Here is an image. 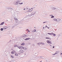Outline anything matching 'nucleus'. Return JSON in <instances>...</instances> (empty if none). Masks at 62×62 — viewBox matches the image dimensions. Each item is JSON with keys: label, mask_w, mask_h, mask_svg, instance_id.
<instances>
[{"label": "nucleus", "mask_w": 62, "mask_h": 62, "mask_svg": "<svg viewBox=\"0 0 62 62\" xmlns=\"http://www.w3.org/2000/svg\"><path fill=\"white\" fill-rule=\"evenodd\" d=\"M36 14V12L33 11L31 14L30 15L28 16H27L26 17V18H32L34 16V15Z\"/></svg>", "instance_id": "1"}, {"label": "nucleus", "mask_w": 62, "mask_h": 62, "mask_svg": "<svg viewBox=\"0 0 62 62\" xmlns=\"http://www.w3.org/2000/svg\"><path fill=\"white\" fill-rule=\"evenodd\" d=\"M20 1H16L15 3V5H18L19 4Z\"/></svg>", "instance_id": "2"}, {"label": "nucleus", "mask_w": 62, "mask_h": 62, "mask_svg": "<svg viewBox=\"0 0 62 62\" xmlns=\"http://www.w3.org/2000/svg\"><path fill=\"white\" fill-rule=\"evenodd\" d=\"M12 8H9L8 10V12H10V11H11V10H12Z\"/></svg>", "instance_id": "3"}, {"label": "nucleus", "mask_w": 62, "mask_h": 62, "mask_svg": "<svg viewBox=\"0 0 62 62\" xmlns=\"http://www.w3.org/2000/svg\"><path fill=\"white\" fill-rule=\"evenodd\" d=\"M33 10V9L32 8H31V9H29V10L27 11V12H31V11H32Z\"/></svg>", "instance_id": "4"}, {"label": "nucleus", "mask_w": 62, "mask_h": 62, "mask_svg": "<svg viewBox=\"0 0 62 62\" xmlns=\"http://www.w3.org/2000/svg\"><path fill=\"white\" fill-rule=\"evenodd\" d=\"M49 41H50L49 40H47V43H48L52 44V42H50Z\"/></svg>", "instance_id": "5"}, {"label": "nucleus", "mask_w": 62, "mask_h": 62, "mask_svg": "<svg viewBox=\"0 0 62 62\" xmlns=\"http://www.w3.org/2000/svg\"><path fill=\"white\" fill-rule=\"evenodd\" d=\"M19 52L20 53H23V51L22 50H20Z\"/></svg>", "instance_id": "6"}, {"label": "nucleus", "mask_w": 62, "mask_h": 62, "mask_svg": "<svg viewBox=\"0 0 62 62\" xmlns=\"http://www.w3.org/2000/svg\"><path fill=\"white\" fill-rule=\"evenodd\" d=\"M61 21V19H56V21L57 22H59V21Z\"/></svg>", "instance_id": "7"}, {"label": "nucleus", "mask_w": 62, "mask_h": 62, "mask_svg": "<svg viewBox=\"0 0 62 62\" xmlns=\"http://www.w3.org/2000/svg\"><path fill=\"white\" fill-rule=\"evenodd\" d=\"M58 53V52H55V53L54 54H53L52 55H55V54H57Z\"/></svg>", "instance_id": "8"}, {"label": "nucleus", "mask_w": 62, "mask_h": 62, "mask_svg": "<svg viewBox=\"0 0 62 62\" xmlns=\"http://www.w3.org/2000/svg\"><path fill=\"white\" fill-rule=\"evenodd\" d=\"M23 36V37L24 38H26V37H27V35H24Z\"/></svg>", "instance_id": "9"}, {"label": "nucleus", "mask_w": 62, "mask_h": 62, "mask_svg": "<svg viewBox=\"0 0 62 62\" xmlns=\"http://www.w3.org/2000/svg\"><path fill=\"white\" fill-rule=\"evenodd\" d=\"M14 20L15 21H16H16L18 20V19L16 17H14Z\"/></svg>", "instance_id": "10"}, {"label": "nucleus", "mask_w": 62, "mask_h": 62, "mask_svg": "<svg viewBox=\"0 0 62 62\" xmlns=\"http://www.w3.org/2000/svg\"><path fill=\"white\" fill-rule=\"evenodd\" d=\"M50 8H52V9H53V8L54 7V5H51L50 6Z\"/></svg>", "instance_id": "11"}, {"label": "nucleus", "mask_w": 62, "mask_h": 62, "mask_svg": "<svg viewBox=\"0 0 62 62\" xmlns=\"http://www.w3.org/2000/svg\"><path fill=\"white\" fill-rule=\"evenodd\" d=\"M30 39V38H28L24 39V40H29V39Z\"/></svg>", "instance_id": "12"}, {"label": "nucleus", "mask_w": 62, "mask_h": 62, "mask_svg": "<svg viewBox=\"0 0 62 62\" xmlns=\"http://www.w3.org/2000/svg\"><path fill=\"white\" fill-rule=\"evenodd\" d=\"M4 23H5V22H2L0 24V25H3V24H4Z\"/></svg>", "instance_id": "13"}, {"label": "nucleus", "mask_w": 62, "mask_h": 62, "mask_svg": "<svg viewBox=\"0 0 62 62\" xmlns=\"http://www.w3.org/2000/svg\"><path fill=\"white\" fill-rule=\"evenodd\" d=\"M20 47L21 48V49H23V48H24V47L22 46H21Z\"/></svg>", "instance_id": "14"}, {"label": "nucleus", "mask_w": 62, "mask_h": 62, "mask_svg": "<svg viewBox=\"0 0 62 62\" xmlns=\"http://www.w3.org/2000/svg\"><path fill=\"white\" fill-rule=\"evenodd\" d=\"M52 35L54 36V37H55V36H56V34H54V33H52Z\"/></svg>", "instance_id": "15"}, {"label": "nucleus", "mask_w": 62, "mask_h": 62, "mask_svg": "<svg viewBox=\"0 0 62 62\" xmlns=\"http://www.w3.org/2000/svg\"><path fill=\"white\" fill-rule=\"evenodd\" d=\"M45 39H51V38H48V37H46L45 38Z\"/></svg>", "instance_id": "16"}, {"label": "nucleus", "mask_w": 62, "mask_h": 62, "mask_svg": "<svg viewBox=\"0 0 62 62\" xmlns=\"http://www.w3.org/2000/svg\"><path fill=\"white\" fill-rule=\"evenodd\" d=\"M52 9H53L54 10H55V9H56V8L54 7H53V8Z\"/></svg>", "instance_id": "17"}, {"label": "nucleus", "mask_w": 62, "mask_h": 62, "mask_svg": "<svg viewBox=\"0 0 62 62\" xmlns=\"http://www.w3.org/2000/svg\"><path fill=\"white\" fill-rule=\"evenodd\" d=\"M23 49H24L25 50H27V48L26 47H24Z\"/></svg>", "instance_id": "18"}, {"label": "nucleus", "mask_w": 62, "mask_h": 62, "mask_svg": "<svg viewBox=\"0 0 62 62\" xmlns=\"http://www.w3.org/2000/svg\"><path fill=\"white\" fill-rule=\"evenodd\" d=\"M56 19H56V18H54L53 19V20L54 21H56Z\"/></svg>", "instance_id": "19"}, {"label": "nucleus", "mask_w": 62, "mask_h": 62, "mask_svg": "<svg viewBox=\"0 0 62 62\" xmlns=\"http://www.w3.org/2000/svg\"><path fill=\"white\" fill-rule=\"evenodd\" d=\"M17 46H18L17 45H14V47H17Z\"/></svg>", "instance_id": "20"}, {"label": "nucleus", "mask_w": 62, "mask_h": 62, "mask_svg": "<svg viewBox=\"0 0 62 62\" xmlns=\"http://www.w3.org/2000/svg\"><path fill=\"white\" fill-rule=\"evenodd\" d=\"M37 44L38 45H39H39H40V44H41V43H38Z\"/></svg>", "instance_id": "21"}, {"label": "nucleus", "mask_w": 62, "mask_h": 62, "mask_svg": "<svg viewBox=\"0 0 62 62\" xmlns=\"http://www.w3.org/2000/svg\"><path fill=\"white\" fill-rule=\"evenodd\" d=\"M24 44H25L24 43H23L22 44H21V45H24Z\"/></svg>", "instance_id": "22"}, {"label": "nucleus", "mask_w": 62, "mask_h": 62, "mask_svg": "<svg viewBox=\"0 0 62 62\" xmlns=\"http://www.w3.org/2000/svg\"><path fill=\"white\" fill-rule=\"evenodd\" d=\"M60 12H61V13H62V9L60 10Z\"/></svg>", "instance_id": "23"}, {"label": "nucleus", "mask_w": 62, "mask_h": 62, "mask_svg": "<svg viewBox=\"0 0 62 62\" xmlns=\"http://www.w3.org/2000/svg\"><path fill=\"white\" fill-rule=\"evenodd\" d=\"M15 54L16 55V56H18V54L17 53H15Z\"/></svg>", "instance_id": "24"}, {"label": "nucleus", "mask_w": 62, "mask_h": 62, "mask_svg": "<svg viewBox=\"0 0 62 62\" xmlns=\"http://www.w3.org/2000/svg\"><path fill=\"white\" fill-rule=\"evenodd\" d=\"M48 34H49V35H52V33H48Z\"/></svg>", "instance_id": "25"}, {"label": "nucleus", "mask_w": 62, "mask_h": 62, "mask_svg": "<svg viewBox=\"0 0 62 62\" xmlns=\"http://www.w3.org/2000/svg\"><path fill=\"white\" fill-rule=\"evenodd\" d=\"M36 13L37 14H39V12L38 11H36Z\"/></svg>", "instance_id": "26"}, {"label": "nucleus", "mask_w": 62, "mask_h": 62, "mask_svg": "<svg viewBox=\"0 0 62 62\" xmlns=\"http://www.w3.org/2000/svg\"><path fill=\"white\" fill-rule=\"evenodd\" d=\"M20 2H19V5H22L23 4V3H20Z\"/></svg>", "instance_id": "27"}, {"label": "nucleus", "mask_w": 62, "mask_h": 62, "mask_svg": "<svg viewBox=\"0 0 62 62\" xmlns=\"http://www.w3.org/2000/svg\"><path fill=\"white\" fill-rule=\"evenodd\" d=\"M0 30L1 31H3V28H1L0 29Z\"/></svg>", "instance_id": "28"}, {"label": "nucleus", "mask_w": 62, "mask_h": 62, "mask_svg": "<svg viewBox=\"0 0 62 62\" xmlns=\"http://www.w3.org/2000/svg\"><path fill=\"white\" fill-rule=\"evenodd\" d=\"M33 32H36V30H35L33 31Z\"/></svg>", "instance_id": "29"}, {"label": "nucleus", "mask_w": 62, "mask_h": 62, "mask_svg": "<svg viewBox=\"0 0 62 62\" xmlns=\"http://www.w3.org/2000/svg\"><path fill=\"white\" fill-rule=\"evenodd\" d=\"M26 10H28V9L29 8H28V7H27L26 8Z\"/></svg>", "instance_id": "30"}, {"label": "nucleus", "mask_w": 62, "mask_h": 62, "mask_svg": "<svg viewBox=\"0 0 62 62\" xmlns=\"http://www.w3.org/2000/svg\"><path fill=\"white\" fill-rule=\"evenodd\" d=\"M17 47L18 48H19V49H21V46H18Z\"/></svg>", "instance_id": "31"}, {"label": "nucleus", "mask_w": 62, "mask_h": 62, "mask_svg": "<svg viewBox=\"0 0 62 62\" xmlns=\"http://www.w3.org/2000/svg\"><path fill=\"white\" fill-rule=\"evenodd\" d=\"M54 16H52L51 17V18H54Z\"/></svg>", "instance_id": "32"}, {"label": "nucleus", "mask_w": 62, "mask_h": 62, "mask_svg": "<svg viewBox=\"0 0 62 62\" xmlns=\"http://www.w3.org/2000/svg\"><path fill=\"white\" fill-rule=\"evenodd\" d=\"M41 43L42 44H43V45H44L45 44V43H42L41 42Z\"/></svg>", "instance_id": "33"}, {"label": "nucleus", "mask_w": 62, "mask_h": 62, "mask_svg": "<svg viewBox=\"0 0 62 62\" xmlns=\"http://www.w3.org/2000/svg\"><path fill=\"white\" fill-rule=\"evenodd\" d=\"M11 57H12L13 58H14V57L13 56V55H11Z\"/></svg>", "instance_id": "34"}, {"label": "nucleus", "mask_w": 62, "mask_h": 62, "mask_svg": "<svg viewBox=\"0 0 62 62\" xmlns=\"http://www.w3.org/2000/svg\"><path fill=\"white\" fill-rule=\"evenodd\" d=\"M13 17H15V15H13Z\"/></svg>", "instance_id": "35"}, {"label": "nucleus", "mask_w": 62, "mask_h": 62, "mask_svg": "<svg viewBox=\"0 0 62 62\" xmlns=\"http://www.w3.org/2000/svg\"><path fill=\"white\" fill-rule=\"evenodd\" d=\"M27 36H28V37H30V35H28Z\"/></svg>", "instance_id": "36"}, {"label": "nucleus", "mask_w": 62, "mask_h": 62, "mask_svg": "<svg viewBox=\"0 0 62 62\" xmlns=\"http://www.w3.org/2000/svg\"><path fill=\"white\" fill-rule=\"evenodd\" d=\"M9 8H8V7H7V8H7V9H9Z\"/></svg>", "instance_id": "37"}, {"label": "nucleus", "mask_w": 62, "mask_h": 62, "mask_svg": "<svg viewBox=\"0 0 62 62\" xmlns=\"http://www.w3.org/2000/svg\"><path fill=\"white\" fill-rule=\"evenodd\" d=\"M11 53L12 54H13V52H11Z\"/></svg>", "instance_id": "38"}, {"label": "nucleus", "mask_w": 62, "mask_h": 62, "mask_svg": "<svg viewBox=\"0 0 62 62\" xmlns=\"http://www.w3.org/2000/svg\"><path fill=\"white\" fill-rule=\"evenodd\" d=\"M47 27V25H46V26H45V28H46V27Z\"/></svg>", "instance_id": "39"}, {"label": "nucleus", "mask_w": 62, "mask_h": 62, "mask_svg": "<svg viewBox=\"0 0 62 62\" xmlns=\"http://www.w3.org/2000/svg\"><path fill=\"white\" fill-rule=\"evenodd\" d=\"M47 22H43V23H46Z\"/></svg>", "instance_id": "40"}, {"label": "nucleus", "mask_w": 62, "mask_h": 62, "mask_svg": "<svg viewBox=\"0 0 62 62\" xmlns=\"http://www.w3.org/2000/svg\"><path fill=\"white\" fill-rule=\"evenodd\" d=\"M11 41V40H10L9 42H10Z\"/></svg>", "instance_id": "41"}, {"label": "nucleus", "mask_w": 62, "mask_h": 62, "mask_svg": "<svg viewBox=\"0 0 62 62\" xmlns=\"http://www.w3.org/2000/svg\"><path fill=\"white\" fill-rule=\"evenodd\" d=\"M53 48H54V46H53Z\"/></svg>", "instance_id": "42"}, {"label": "nucleus", "mask_w": 62, "mask_h": 62, "mask_svg": "<svg viewBox=\"0 0 62 62\" xmlns=\"http://www.w3.org/2000/svg\"><path fill=\"white\" fill-rule=\"evenodd\" d=\"M44 28H45L44 27H43V29H44Z\"/></svg>", "instance_id": "43"}, {"label": "nucleus", "mask_w": 62, "mask_h": 62, "mask_svg": "<svg viewBox=\"0 0 62 62\" xmlns=\"http://www.w3.org/2000/svg\"><path fill=\"white\" fill-rule=\"evenodd\" d=\"M7 28H8V27H7L6 28H5V29H7Z\"/></svg>", "instance_id": "44"}, {"label": "nucleus", "mask_w": 62, "mask_h": 62, "mask_svg": "<svg viewBox=\"0 0 62 62\" xmlns=\"http://www.w3.org/2000/svg\"><path fill=\"white\" fill-rule=\"evenodd\" d=\"M28 31V29H27V31Z\"/></svg>", "instance_id": "45"}, {"label": "nucleus", "mask_w": 62, "mask_h": 62, "mask_svg": "<svg viewBox=\"0 0 62 62\" xmlns=\"http://www.w3.org/2000/svg\"><path fill=\"white\" fill-rule=\"evenodd\" d=\"M50 16H53V15H50Z\"/></svg>", "instance_id": "46"}, {"label": "nucleus", "mask_w": 62, "mask_h": 62, "mask_svg": "<svg viewBox=\"0 0 62 62\" xmlns=\"http://www.w3.org/2000/svg\"><path fill=\"white\" fill-rule=\"evenodd\" d=\"M42 57L41 56L40 57V58H42Z\"/></svg>", "instance_id": "47"}, {"label": "nucleus", "mask_w": 62, "mask_h": 62, "mask_svg": "<svg viewBox=\"0 0 62 62\" xmlns=\"http://www.w3.org/2000/svg\"><path fill=\"white\" fill-rule=\"evenodd\" d=\"M23 10H25V9L24 8V9H23Z\"/></svg>", "instance_id": "48"}, {"label": "nucleus", "mask_w": 62, "mask_h": 62, "mask_svg": "<svg viewBox=\"0 0 62 62\" xmlns=\"http://www.w3.org/2000/svg\"><path fill=\"white\" fill-rule=\"evenodd\" d=\"M28 32H30V31H28Z\"/></svg>", "instance_id": "49"}, {"label": "nucleus", "mask_w": 62, "mask_h": 62, "mask_svg": "<svg viewBox=\"0 0 62 62\" xmlns=\"http://www.w3.org/2000/svg\"><path fill=\"white\" fill-rule=\"evenodd\" d=\"M62 54V53H61V55Z\"/></svg>", "instance_id": "50"}, {"label": "nucleus", "mask_w": 62, "mask_h": 62, "mask_svg": "<svg viewBox=\"0 0 62 62\" xmlns=\"http://www.w3.org/2000/svg\"><path fill=\"white\" fill-rule=\"evenodd\" d=\"M3 14H5V13H3Z\"/></svg>", "instance_id": "51"}, {"label": "nucleus", "mask_w": 62, "mask_h": 62, "mask_svg": "<svg viewBox=\"0 0 62 62\" xmlns=\"http://www.w3.org/2000/svg\"><path fill=\"white\" fill-rule=\"evenodd\" d=\"M50 45V46H51V47H52V45Z\"/></svg>", "instance_id": "52"}, {"label": "nucleus", "mask_w": 62, "mask_h": 62, "mask_svg": "<svg viewBox=\"0 0 62 62\" xmlns=\"http://www.w3.org/2000/svg\"><path fill=\"white\" fill-rule=\"evenodd\" d=\"M24 55H26V54H24Z\"/></svg>", "instance_id": "53"}, {"label": "nucleus", "mask_w": 62, "mask_h": 62, "mask_svg": "<svg viewBox=\"0 0 62 62\" xmlns=\"http://www.w3.org/2000/svg\"><path fill=\"white\" fill-rule=\"evenodd\" d=\"M47 28H49V27H47Z\"/></svg>", "instance_id": "54"}, {"label": "nucleus", "mask_w": 62, "mask_h": 62, "mask_svg": "<svg viewBox=\"0 0 62 62\" xmlns=\"http://www.w3.org/2000/svg\"><path fill=\"white\" fill-rule=\"evenodd\" d=\"M6 21H8V20H6Z\"/></svg>", "instance_id": "55"}, {"label": "nucleus", "mask_w": 62, "mask_h": 62, "mask_svg": "<svg viewBox=\"0 0 62 62\" xmlns=\"http://www.w3.org/2000/svg\"><path fill=\"white\" fill-rule=\"evenodd\" d=\"M7 27H6V28H7Z\"/></svg>", "instance_id": "56"}, {"label": "nucleus", "mask_w": 62, "mask_h": 62, "mask_svg": "<svg viewBox=\"0 0 62 62\" xmlns=\"http://www.w3.org/2000/svg\"><path fill=\"white\" fill-rule=\"evenodd\" d=\"M34 28H36V27H34Z\"/></svg>", "instance_id": "57"}]
</instances>
